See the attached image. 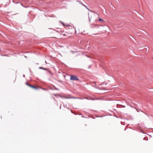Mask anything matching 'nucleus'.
Wrapping results in <instances>:
<instances>
[{
    "label": "nucleus",
    "mask_w": 153,
    "mask_h": 153,
    "mask_svg": "<svg viewBox=\"0 0 153 153\" xmlns=\"http://www.w3.org/2000/svg\"><path fill=\"white\" fill-rule=\"evenodd\" d=\"M26 84L28 86H29V87H30L33 88H34L35 89H37L38 88L36 86H35L30 85L28 84L27 83H26Z\"/></svg>",
    "instance_id": "3"
},
{
    "label": "nucleus",
    "mask_w": 153,
    "mask_h": 153,
    "mask_svg": "<svg viewBox=\"0 0 153 153\" xmlns=\"http://www.w3.org/2000/svg\"><path fill=\"white\" fill-rule=\"evenodd\" d=\"M39 68L40 69H43V70H45V69L44 68H42V67H39Z\"/></svg>",
    "instance_id": "5"
},
{
    "label": "nucleus",
    "mask_w": 153,
    "mask_h": 153,
    "mask_svg": "<svg viewBox=\"0 0 153 153\" xmlns=\"http://www.w3.org/2000/svg\"><path fill=\"white\" fill-rule=\"evenodd\" d=\"M137 112H139V110H138V111L137 110Z\"/></svg>",
    "instance_id": "9"
},
{
    "label": "nucleus",
    "mask_w": 153,
    "mask_h": 153,
    "mask_svg": "<svg viewBox=\"0 0 153 153\" xmlns=\"http://www.w3.org/2000/svg\"><path fill=\"white\" fill-rule=\"evenodd\" d=\"M70 80H78L79 79L78 77L74 75H70Z\"/></svg>",
    "instance_id": "2"
},
{
    "label": "nucleus",
    "mask_w": 153,
    "mask_h": 153,
    "mask_svg": "<svg viewBox=\"0 0 153 153\" xmlns=\"http://www.w3.org/2000/svg\"><path fill=\"white\" fill-rule=\"evenodd\" d=\"M65 98H68V97H65Z\"/></svg>",
    "instance_id": "8"
},
{
    "label": "nucleus",
    "mask_w": 153,
    "mask_h": 153,
    "mask_svg": "<svg viewBox=\"0 0 153 153\" xmlns=\"http://www.w3.org/2000/svg\"><path fill=\"white\" fill-rule=\"evenodd\" d=\"M66 27H69V28H70V27L72 29V27L70 25H66Z\"/></svg>",
    "instance_id": "4"
},
{
    "label": "nucleus",
    "mask_w": 153,
    "mask_h": 153,
    "mask_svg": "<svg viewBox=\"0 0 153 153\" xmlns=\"http://www.w3.org/2000/svg\"><path fill=\"white\" fill-rule=\"evenodd\" d=\"M89 18L90 22L91 21L96 22L98 20L99 16L96 13L91 12L88 13Z\"/></svg>",
    "instance_id": "1"
},
{
    "label": "nucleus",
    "mask_w": 153,
    "mask_h": 153,
    "mask_svg": "<svg viewBox=\"0 0 153 153\" xmlns=\"http://www.w3.org/2000/svg\"><path fill=\"white\" fill-rule=\"evenodd\" d=\"M99 21H103V19H100V18L99 19Z\"/></svg>",
    "instance_id": "6"
},
{
    "label": "nucleus",
    "mask_w": 153,
    "mask_h": 153,
    "mask_svg": "<svg viewBox=\"0 0 153 153\" xmlns=\"http://www.w3.org/2000/svg\"><path fill=\"white\" fill-rule=\"evenodd\" d=\"M137 112H139V110H138V111L137 110Z\"/></svg>",
    "instance_id": "10"
},
{
    "label": "nucleus",
    "mask_w": 153,
    "mask_h": 153,
    "mask_svg": "<svg viewBox=\"0 0 153 153\" xmlns=\"http://www.w3.org/2000/svg\"><path fill=\"white\" fill-rule=\"evenodd\" d=\"M63 35L64 36H66V34H63Z\"/></svg>",
    "instance_id": "7"
}]
</instances>
